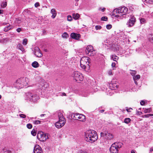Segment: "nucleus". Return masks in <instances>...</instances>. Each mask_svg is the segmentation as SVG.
Returning a JSON list of instances; mask_svg holds the SVG:
<instances>
[{"label":"nucleus","mask_w":153,"mask_h":153,"mask_svg":"<svg viewBox=\"0 0 153 153\" xmlns=\"http://www.w3.org/2000/svg\"><path fill=\"white\" fill-rule=\"evenodd\" d=\"M85 140L87 142L92 143L98 139L96 132L93 130H89L85 133Z\"/></svg>","instance_id":"obj_1"},{"label":"nucleus","mask_w":153,"mask_h":153,"mask_svg":"<svg viewBox=\"0 0 153 153\" xmlns=\"http://www.w3.org/2000/svg\"><path fill=\"white\" fill-rule=\"evenodd\" d=\"M26 99L31 102H36L39 99V97L37 95L32 92L27 93L26 94Z\"/></svg>","instance_id":"obj_2"},{"label":"nucleus","mask_w":153,"mask_h":153,"mask_svg":"<svg viewBox=\"0 0 153 153\" xmlns=\"http://www.w3.org/2000/svg\"><path fill=\"white\" fill-rule=\"evenodd\" d=\"M27 79V78L26 77H23L20 78L16 80L14 85L17 88H23L24 86H26L27 84L26 81Z\"/></svg>","instance_id":"obj_3"},{"label":"nucleus","mask_w":153,"mask_h":153,"mask_svg":"<svg viewBox=\"0 0 153 153\" xmlns=\"http://www.w3.org/2000/svg\"><path fill=\"white\" fill-rule=\"evenodd\" d=\"M91 62L90 59L87 56L82 57L80 60V66L84 69H85L87 67H89V64Z\"/></svg>","instance_id":"obj_4"},{"label":"nucleus","mask_w":153,"mask_h":153,"mask_svg":"<svg viewBox=\"0 0 153 153\" xmlns=\"http://www.w3.org/2000/svg\"><path fill=\"white\" fill-rule=\"evenodd\" d=\"M122 145L120 142L114 143L110 148V152L112 153H118V149L121 148Z\"/></svg>","instance_id":"obj_5"},{"label":"nucleus","mask_w":153,"mask_h":153,"mask_svg":"<svg viewBox=\"0 0 153 153\" xmlns=\"http://www.w3.org/2000/svg\"><path fill=\"white\" fill-rule=\"evenodd\" d=\"M72 76L74 79L78 83H79L80 81L83 80V76L79 72H74Z\"/></svg>","instance_id":"obj_6"},{"label":"nucleus","mask_w":153,"mask_h":153,"mask_svg":"<svg viewBox=\"0 0 153 153\" xmlns=\"http://www.w3.org/2000/svg\"><path fill=\"white\" fill-rule=\"evenodd\" d=\"M37 138L40 141L44 142L48 138V137L47 134L42 131H39L37 133Z\"/></svg>","instance_id":"obj_7"},{"label":"nucleus","mask_w":153,"mask_h":153,"mask_svg":"<svg viewBox=\"0 0 153 153\" xmlns=\"http://www.w3.org/2000/svg\"><path fill=\"white\" fill-rule=\"evenodd\" d=\"M86 52L89 56H94L96 53L93 46L91 45H89L87 46Z\"/></svg>","instance_id":"obj_8"},{"label":"nucleus","mask_w":153,"mask_h":153,"mask_svg":"<svg viewBox=\"0 0 153 153\" xmlns=\"http://www.w3.org/2000/svg\"><path fill=\"white\" fill-rule=\"evenodd\" d=\"M119 14L120 17L123 16V17H126V16H124L126 15L128 12V9L126 7H120L118 8Z\"/></svg>","instance_id":"obj_9"},{"label":"nucleus","mask_w":153,"mask_h":153,"mask_svg":"<svg viewBox=\"0 0 153 153\" xmlns=\"http://www.w3.org/2000/svg\"><path fill=\"white\" fill-rule=\"evenodd\" d=\"M136 18L133 16H131L129 20L127 22L126 25L128 27L133 26L136 22Z\"/></svg>","instance_id":"obj_10"},{"label":"nucleus","mask_w":153,"mask_h":153,"mask_svg":"<svg viewBox=\"0 0 153 153\" xmlns=\"http://www.w3.org/2000/svg\"><path fill=\"white\" fill-rule=\"evenodd\" d=\"M66 123V120H60L55 123V126L57 128H60L63 126Z\"/></svg>","instance_id":"obj_11"},{"label":"nucleus","mask_w":153,"mask_h":153,"mask_svg":"<svg viewBox=\"0 0 153 153\" xmlns=\"http://www.w3.org/2000/svg\"><path fill=\"white\" fill-rule=\"evenodd\" d=\"M34 53L37 57H40L42 56V54L40 52L39 48L38 47H35V48Z\"/></svg>","instance_id":"obj_12"},{"label":"nucleus","mask_w":153,"mask_h":153,"mask_svg":"<svg viewBox=\"0 0 153 153\" xmlns=\"http://www.w3.org/2000/svg\"><path fill=\"white\" fill-rule=\"evenodd\" d=\"M114 82V80L112 81L111 83L109 84L110 88L112 90H115L118 88V86Z\"/></svg>","instance_id":"obj_13"},{"label":"nucleus","mask_w":153,"mask_h":153,"mask_svg":"<svg viewBox=\"0 0 153 153\" xmlns=\"http://www.w3.org/2000/svg\"><path fill=\"white\" fill-rule=\"evenodd\" d=\"M33 152L34 153H43L41 148L39 145L35 146Z\"/></svg>","instance_id":"obj_14"},{"label":"nucleus","mask_w":153,"mask_h":153,"mask_svg":"<svg viewBox=\"0 0 153 153\" xmlns=\"http://www.w3.org/2000/svg\"><path fill=\"white\" fill-rule=\"evenodd\" d=\"M112 16L118 18L120 17L118 9H116L113 10L112 13Z\"/></svg>","instance_id":"obj_15"},{"label":"nucleus","mask_w":153,"mask_h":153,"mask_svg":"<svg viewBox=\"0 0 153 153\" xmlns=\"http://www.w3.org/2000/svg\"><path fill=\"white\" fill-rule=\"evenodd\" d=\"M71 36L73 39L78 40L80 38V35L74 33H72L71 34Z\"/></svg>","instance_id":"obj_16"},{"label":"nucleus","mask_w":153,"mask_h":153,"mask_svg":"<svg viewBox=\"0 0 153 153\" xmlns=\"http://www.w3.org/2000/svg\"><path fill=\"white\" fill-rule=\"evenodd\" d=\"M76 120H79L80 121L84 122L85 120V117L84 115L80 114L79 116V117Z\"/></svg>","instance_id":"obj_17"},{"label":"nucleus","mask_w":153,"mask_h":153,"mask_svg":"<svg viewBox=\"0 0 153 153\" xmlns=\"http://www.w3.org/2000/svg\"><path fill=\"white\" fill-rule=\"evenodd\" d=\"M58 116L59 120H66L65 118L64 117L62 113L60 111L58 112Z\"/></svg>","instance_id":"obj_18"},{"label":"nucleus","mask_w":153,"mask_h":153,"mask_svg":"<svg viewBox=\"0 0 153 153\" xmlns=\"http://www.w3.org/2000/svg\"><path fill=\"white\" fill-rule=\"evenodd\" d=\"M106 135V137L107 138V139L109 140H111L112 139L113 137V135L109 133L108 132H107V133Z\"/></svg>","instance_id":"obj_19"},{"label":"nucleus","mask_w":153,"mask_h":153,"mask_svg":"<svg viewBox=\"0 0 153 153\" xmlns=\"http://www.w3.org/2000/svg\"><path fill=\"white\" fill-rule=\"evenodd\" d=\"M51 13L52 14V15L51 16L52 18L53 19H54L56 15V11L55 9H53L51 10Z\"/></svg>","instance_id":"obj_20"},{"label":"nucleus","mask_w":153,"mask_h":153,"mask_svg":"<svg viewBox=\"0 0 153 153\" xmlns=\"http://www.w3.org/2000/svg\"><path fill=\"white\" fill-rule=\"evenodd\" d=\"M17 47L18 49L22 51H23L25 50L22 45L21 44H19L17 45Z\"/></svg>","instance_id":"obj_21"},{"label":"nucleus","mask_w":153,"mask_h":153,"mask_svg":"<svg viewBox=\"0 0 153 153\" xmlns=\"http://www.w3.org/2000/svg\"><path fill=\"white\" fill-rule=\"evenodd\" d=\"M12 27V26L8 25L7 27H6L4 28V31L5 32H7L9 30H10Z\"/></svg>","instance_id":"obj_22"},{"label":"nucleus","mask_w":153,"mask_h":153,"mask_svg":"<svg viewBox=\"0 0 153 153\" xmlns=\"http://www.w3.org/2000/svg\"><path fill=\"white\" fill-rule=\"evenodd\" d=\"M149 40L153 43V34H151L149 36Z\"/></svg>","instance_id":"obj_23"},{"label":"nucleus","mask_w":153,"mask_h":153,"mask_svg":"<svg viewBox=\"0 0 153 153\" xmlns=\"http://www.w3.org/2000/svg\"><path fill=\"white\" fill-rule=\"evenodd\" d=\"M39 64L37 62L34 61L32 64V66L35 68H36L39 66Z\"/></svg>","instance_id":"obj_24"},{"label":"nucleus","mask_w":153,"mask_h":153,"mask_svg":"<svg viewBox=\"0 0 153 153\" xmlns=\"http://www.w3.org/2000/svg\"><path fill=\"white\" fill-rule=\"evenodd\" d=\"M111 58L113 60L117 61V60L119 59V57L114 55H113L111 56Z\"/></svg>","instance_id":"obj_25"},{"label":"nucleus","mask_w":153,"mask_h":153,"mask_svg":"<svg viewBox=\"0 0 153 153\" xmlns=\"http://www.w3.org/2000/svg\"><path fill=\"white\" fill-rule=\"evenodd\" d=\"M72 16L73 18L75 19H78L79 17V15L78 13H73L72 15Z\"/></svg>","instance_id":"obj_26"},{"label":"nucleus","mask_w":153,"mask_h":153,"mask_svg":"<svg viewBox=\"0 0 153 153\" xmlns=\"http://www.w3.org/2000/svg\"><path fill=\"white\" fill-rule=\"evenodd\" d=\"M80 114L76 113L74 114L73 118L75 120H76L78 119V117H79V115H80Z\"/></svg>","instance_id":"obj_27"},{"label":"nucleus","mask_w":153,"mask_h":153,"mask_svg":"<svg viewBox=\"0 0 153 153\" xmlns=\"http://www.w3.org/2000/svg\"><path fill=\"white\" fill-rule=\"evenodd\" d=\"M131 120L129 118H126L124 120V122L126 124H128L131 121Z\"/></svg>","instance_id":"obj_28"},{"label":"nucleus","mask_w":153,"mask_h":153,"mask_svg":"<svg viewBox=\"0 0 153 153\" xmlns=\"http://www.w3.org/2000/svg\"><path fill=\"white\" fill-rule=\"evenodd\" d=\"M140 78V76L139 75L134 76L133 77V79L134 81L138 80Z\"/></svg>","instance_id":"obj_29"},{"label":"nucleus","mask_w":153,"mask_h":153,"mask_svg":"<svg viewBox=\"0 0 153 153\" xmlns=\"http://www.w3.org/2000/svg\"><path fill=\"white\" fill-rule=\"evenodd\" d=\"M143 1L146 3L152 4L153 3V0H142Z\"/></svg>","instance_id":"obj_30"},{"label":"nucleus","mask_w":153,"mask_h":153,"mask_svg":"<svg viewBox=\"0 0 153 153\" xmlns=\"http://www.w3.org/2000/svg\"><path fill=\"white\" fill-rule=\"evenodd\" d=\"M62 36L63 38H66L68 37V35L67 33L65 32L62 34Z\"/></svg>","instance_id":"obj_31"},{"label":"nucleus","mask_w":153,"mask_h":153,"mask_svg":"<svg viewBox=\"0 0 153 153\" xmlns=\"http://www.w3.org/2000/svg\"><path fill=\"white\" fill-rule=\"evenodd\" d=\"M130 71H131L132 72H130V74L131 75L133 76H135V75L137 73V71H133L131 70H130Z\"/></svg>","instance_id":"obj_32"},{"label":"nucleus","mask_w":153,"mask_h":153,"mask_svg":"<svg viewBox=\"0 0 153 153\" xmlns=\"http://www.w3.org/2000/svg\"><path fill=\"white\" fill-rule=\"evenodd\" d=\"M41 121L39 120L33 121V123L35 125H38L41 123Z\"/></svg>","instance_id":"obj_33"},{"label":"nucleus","mask_w":153,"mask_h":153,"mask_svg":"<svg viewBox=\"0 0 153 153\" xmlns=\"http://www.w3.org/2000/svg\"><path fill=\"white\" fill-rule=\"evenodd\" d=\"M2 153H11V152L10 151L7 150L6 149H4L2 151Z\"/></svg>","instance_id":"obj_34"},{"label":"nucleus","mask_w":153,"mask_h":153,"mask_svg":"<svg viewBox=\"0 0 153 153\" xmlns=\"http://www.w3.org/2000/svg\"><path fill=\"white\" fill-rule=\"evenodd\" d=\"M31 134L33 136H36V130L33 129L31 131Z\"/></svg>","instance_id":"obj_35"},{"label":"nucleus","mask_w":153,"mask_h":153,"mask_svg":"<svg viewBox=\"0 0 153 153\" xmlns=\"http://www.w3.org/2000/svg\"><path fill=\"white\" fill-rule=\"evenodd\" d=\"M27 40L26 38L24 39L23 40L22 44L24 45H26L27 44Z\"/></svg>","instance_id":"obj_36"},{"label":"nucleus","mask_w":153,"mask_h":153,"mask_svg":"<svg viewBox=\"0 0 153 153\" xmlns=\"http://www.w3.org/2000/svg\"><path fill=\"white\" fill-rule=\"evenodd\" d=\"M27 127L28 129H31L32 128V125L30 123H28L27 125Z\"/></svg>","instance_id":"obj_37"},{"label":"nucleus","mask_w":153,"mask_h":153,"mask_svg":"<svg viewBox=\"0 0 153 153\" xmlns=\"http://www.w3.org/2000/svg\"><path fill=\"white\" fill-rule=\"evenodd\" d=\"M7 5V3L6 2H3L1 4V6L3 7H4Z\"/></svg>","instance_id":"obj_38"},{"label":"nucleus","mask_w":153,"mask_h":153,"mask_svg":"<svg viewBox=\"0 0 153 153\" xmlns=\"http://www.w3.org/2000/svg\"><path fill=\"white\" fill-rule=\"evenodd\" d=\"M95 28L96 30H100L102 28V27L100 25H96L95 26Z\"/></svg>","instance_id":"obj_39"},{"label":"nucleus","mask_w":153,"mask_h":153,"mask_svg":"<svg viewBox=\"0 0 153 153\" xmlns=\"http://www.w3.org/2000/svg\"><path fill=\"white\" fill-rule=\"evenodd\" d=\"M141 23L143 24L145 22L146 20L144 18H141L140 20Z\"/></svg>","instance_id":"obj_40"},{"label":"nucleus","mask_w":153,"mask_h":153,"mask_svg":"<svg viewBox=\"0 0 153 153\" xmlns=\"http://www.w3.org/2000/svg\"><path fill=\"white\" fill-rule=\"evenodd\" d=\"M107 132H105V133L101 132L100 133L101 136L102 137L105 136L106 137Z\"/></svg>","instance_id":"obj_41"},{"label":"nucleus","mask_w":153,"mask_h":153,"mask_svg":"<svg viewBox=\"0 0 153 153\" xmlns=\"http://www.w3.org/2000/svg\"><path fill=\"white\" fill-rule=\"evenodd\" d=\"M112 27V25H111L109 24L107 25L106 26V27L108 29H110Z\"/></svg>","instance_id":"obj_42"},{"label":"nucleus","mask_w":153,"mask_h":153,"mask_svg":"<svg viewBox=\"0 0 153 153\" xmlns=\"http://www.w3.org/2000/svg\"><path fill=\"white\" fill-rule=\"evenodd\" d=\"M67 19L68 21H71L72 20V18L71 16L70 15L68 16Z\"/></svg>","instance_id":"obj_43"},{"label":"nucleus","mask_w":153,"mask_h":153,"mask_svg":"<svg viewBox=\"0 0 153 153\" xmlns=\"http://www.w3.org/2000/svg\"><path fill=\"white\" fill-rule=\"evenodd\" d=\"M107 17L106 16H103L101 18V20L103 21H107Z\"/></svg>","instance_id":"obj_44"},{"label":"nucleus","mask_w":153,"mask_h":153,"mask_svg":"<svg viewBox=\"0 0 153 153\" xmlns=\"http://www.w3.org/2000/svg\"><path fill=\"white\" fill-rule=\"evenodd\" d=\"M126 108H127L126 109V110L128 112H131V110H132V108H128L126 107Z\"/></svg>","instance_id":"obj_45"},{"label":"nucleus","mask_w":153,"mask_h":153,"mask_svg":"<svg viewBox=\"0 0 153 153\" xmlns=\"http://www.w3.org/2000/svg\"><path fill=\"white\" fill-rule=\"evenodd\" d=\"M144 112L145 113H148V112H149L150 111V109H144Z\"/></svg>","instance_id":"obj_46"},{"label":"nucleus","mask_w":153,"mask_h":153,"mask_svg":"<svg viewBox=\"0 0 153 153\" xmlns=\"http://www.w3.org/2000/svg\"><path fill=\"white\" fill-rule=\"evenodd\" d=\"M19 116L22 118H25L26 117V116L25 115L22 114H19Z\"/></svg>","instance_id":"obj_47"},{"label":"nucleus","mask_w":153,"mask_h":153,"mask_svg":"<svg viewBox=\"0 0 153 153\" xmlns=\"http://www.w3.org/2000/svg\"><path fill=\"white\" fill-rule=\"evenodd\" d=\"M34 5L35 7H37L39 6V2H36L35 3Z\"/></svg>","instance_id":"obj_48"},{"label":"nucleus","mask_w":153,"mask_h":153,"mask_svg":"<svg viewBox=\"0 0 153 153\" xmlns=\"http://www.w3.org/2000/svg\"><path fill=\"white\" fill-rule=\"evenodd\" d=\"M105 10V8H103L102 9L101 8H100L99 9V10H101V11L102 12H104Z\"/></svg>","instance_id":"obj_49"},{"label":"nucleus","mask_w":153,"mask_h":153,"mask_svg":"<svg viewBox=\"0 0 153 153\" xmlns=\"http://www.w3.org/2000/svg\"><path fill=\"white\" fill-rule=\"evenodd\" d=\"M78 153H87V152L84 150H81Z\"/></svg>","instance_id":"obj_50"},{"label":"nucleus","mask_w":153,"mask_h":153,"mask_svg":"<svg viewBox=\"0 0 153 153\" xmlns=\"http://www.w3.org/2000/svg\"><path fill=\"white\" fill-rule=\"evenodd\" d=\"M145 101L144 100H141L140 102V104L141 105H143L145 104Z\"/></svg>","instance_id":"obj_51"},{"label":"nucleus","mask_w":153,"mask_h":153,"mask_svg":"<svg viewBox=\"0 0 153 153\" xmlns=\"http://www.w3.org/2000/svg\"><path fill=\"white\" fill-rule=\"evenodd\" d=\"M116 63L115 62H113L111 64V66L112 68L115 67Z\"/></svg>","instance_id":"obj_52"},{"label":"nucleus","mask_w":153,"mask_h":153,"mask_svg":"<svg viewBox=\"0 0 153 153\" xmlns=\"http://www.w3.org/2000/svg\"><path fill=\"white\" fill-rule=\"evenodd\" d=\"M16 31L18 32H20L22 30V29L20 28H18L16 29Z\"/></svg>","instance_id":"obj_53"},{"label":"nucleus","mask_w":153,"mask_h":153,"mask_svg":"<svg viewBox=\"0 0 153 153\" xmlns=\"http://www.w3.org/2000/svg\"><path fill=\"white\" fill-rule=\"evenodd\" d=\"M108 74L109 75H111L112 74V70H109L108 71Z\"/></svg>","instance_id":"obj_54"},{"label":"nucleus","mask_w":153,"mask_h":153,"mask_svg":"<svg viewBox=\"0 0 153 153\" xmlns=\"http://www.w3.org/2000/svg\"><path fill=\"white\" fill-rule=\"evenodd\" d=\"M0 42L4 43L5 42V41L4 39H3L2 40H1L0 41Z\"/></svg>","instance_id":"obj_55"},{"label":"nucleus","mask_w":153,"mask_h":153,"mask_svg":"<svg viewBox=\"0 0 153 153\" xmlns=\"http://www.w3.org/2000/svg\"><path fill=\"white\" fill-rule=\"evenodd\" d=\"M4 39L5 41V42H6L8 41V38H5Z\"/></svg>","instance_id":"obj_56"},{"label":"nucleus","mask_w":153,"mask_h":153,"mask_svg":"<svg viewBox=\"0 0 153 153\" xmlns=\"http://www.w3.org/2000/svg\"><path fill=\"white\" fill-rule=\"evenodd\" d=\"M9 25V24H8V23H3L2 24V25H7V26Z\"/></svg>","instance_id":"obj_57"},{"label":"nucleus","mask_w":153,"mask_h":153,"mask_svg":"<svg viewBox=\"0 0 153 153\" xmlns=\"http://www.w3.org/2000/svg\"><path fill=\"white\" fill-rule=\"evenodd\" d=\"M104 111V110H102L99 111V112L100 113H103Z\"/></svg>","instance_id":"obj_58"},{"label":"nucleus","mask_w":153,"mask_h":153,"mask_svg":"<svg viewBox=\"0 0 153 153\" xmlns=\"http://www.w3.org/2000/svg\"><path fill=\"white\" fill-rule=\"evenodd\" d=\"M149 153H153V149H151L150 150Z\"/></svg>","instance_id":"obj_59"},{"label":"nucleus","mask_w":153,"mask_h":153,"mask_svg":"<svg viewBox=\"0 0 153 153\" xmlns=\"http://www.w3.org/2000/svg\"><path fill=\"white\" fill-rule=\"evenodd\" d=\"M45 115H46L45 114H42L40 115V117H42L44 116Z\"/></svg>","instance_id":"obj_60"},{"label":"nucleus","mask_w":153,"mask_h":153,"mask_svg":"<svg viewBox=\"0 0 153 153\" xmlns=\"http://www.w3.org/2000/svg\"><path fill=\"white\" fill-rule=\"evenodd\" d=\"M3 12V10H0V14H2Z\"/></svg>","instance_id":"obj_61"},{"label":"nucleus","mask_w":153,"mask_h":153,"mask_svg":"<svg viewBox=\"0 0 153 153\" xmlns=\"http://www.w3.org/2000/svg\"><path fill=\"white\" fill-rule=\"evenodd\" d=\"M131 153H135V151L134 150H132L131 151Z\"/></svg>","instance_id":"obj_62"},{"label":"nucleus","mask_w":153,"mask_h":153,"mask_svg":"<svg viewBox=\"0 0 153 153\" xmlns=\"http://www.w3.org/2000/svg\"><path fill=\"white\" fill-rule=\"evenodd\" d=\"M134 83H135V84L137 85L138 84L137 82L136 81V80H135V81H134Z\"/></svg>","instance_id":"obj_63"},{"label":"nucleus","mask_w":153,"mask_h":153,"mask_svg":"<svg viewBox=\"0 0 153 153\" xmlns=\"http://www.w3.org/2000/svg\"><path fill=\"white\" fill-rule=\"evenodd\" d=\"M62 95H63L65 96L66 95V94L65 93H62Z\"/></svg>","instance_id":"obj_64"}]
</instances>
